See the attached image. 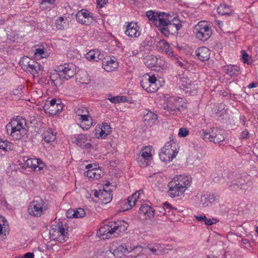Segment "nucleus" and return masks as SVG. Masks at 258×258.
Segmentation results:
<instances>
[{
    "label": "nucleus",
    "mask_w": 258,
    "mask_h": 258,
    "mask_svg": "<svg viewBox=\"0 0 258 258\" xmlns=\"http://www.w3.org/2000/svg\"><path fill=\"white\" fill-rule=\"evenodd\" d=\"M173 208L168 203L165 202L163 204V206L156 207V209L154 210L155 211V215L157 220H160L159 218L163 217L161 220L165 221L167 219L166 215L169 214L170 212H172Z\"/></svg>",
    "instance_id": "nucleus-8"
},
{
    "label": "nucleus",
    "mask_w": 258,
    "mask_h": 258,
    "mask_svg": "<svg viewBox=\"0 0 258 258\" xmlns=\"http://www.w3.org/2000/svg\"><path fill=\"white\" fill-rule=\"evenodd\" d=\"M76 18L78 22L86 25L91 24L93 20L92 14L86 10L79 11Z\"/></svg>",
    "instance_id": "nucleus-9"
},
{
    "label": "nucleus",
    "mask_w": 258,
    "mask_h": 258,
    "mask_svg": "<svg viewBox=\"0 0 258 258\" xmlns=\"http://www.w3.org/2000/svg\"><path fill=\"white\" fill-rule=\"evenodd\" d=\"M169 47V44L164 40H160L156 44V49L159 51L164 52Z\"/></svg>",
    "instance_id": "nucleus-41"
},
{
    "label": "nucleus",
    "mask_w": 258,
    "mask_h": 258,
    "mask_svg": "<svg viewBox=\"0 0 258 258\" xmlns=\"http://www.w3.org/2000/svg\"><path fill=\"white\" fill-rule=\"evenodd\" d=\"M103 130H104L106 133H107L108 134H110L111 131V127L110 125L108 124L107 123H102V126L101 127Z\"/></svg>",
    "instance_id": "nucleus-63"
},
{
    "label": "nucleus",
    "mask_w": 258,
    "mask_h": 258,
    "mask_svg": "<svg viewBox=\"0 0 258 258\" xmlns=\"http://www.w3.org/2000/svg\"><path fill=\"white\" fill-rule=\"evenodd\" d=\"M86 215L85 210L82 208H79L78 209L75 210L73 209L69 210L68 211V217L69 218H82Z\"/></svg>",
    "instance_id": "nucleus-30"
},
{
    "label": "nucleus",
    "mask_w": 258,
    "mask_h": 258,
    "mask_svg": "<svg viewBox=\"0 0 258 258\" xmlns=\"http://www.w3.org/2000/svg\"><path fill=\"white\" fill-rule=\"evenodd\" d=\"M195 218L200 223H202L205 222L207 217L205 215H195Z\"/></svg>",
    "instance_id": "nucleus-61"
},
{
    "label": "nucleus",
    "mask_w": 258,
    "mask_h": 258,
    "mask_svg": "<svg viewBox=\"0 0 258 258\" xmlns=\"http://www.w3.org/2000/svg\"><path fill=\"white\" fill-rule=\"evenodd\" d=\"M138 162L140 166L146 167L148 166L150 164V163L151 162V160L149 159L147 160V159L144 158L142 159V160L141 161H138Z\"/></svg>",
    "instance_id": "nucleus-59"
},
{
    "label": "nucleus",
    "mask_w": 258,
    "mask_h": 258,
    "mask_svg": "<svg viewBox=\"0 0 258 258\" xmlns=\"http://www.w3.org/2000/svg\"><path fill=\"white\" fill-rule=\"evenodd\" d=\"M157 118V115L151 111H148L143 117L145 124L149 126L154 125Z\"/></svg>",
    "instance_id": "nucleus-24"
},
{
    "label": "nucleus",
    "mask_w": 258,
    "mask_h": 258,
    "mask_svg": "<svg viewBox=\"0 0 258 258\" xmlns=\"http://www.w3.org/2000/svg\"><path fill=\"white\" fill-rule=\"evenodd\" d=\"M219 132V128L213 127L210 130H202L200 132V134L204 140H209L210 142H213V139H215Z\"/></svg>",
    "instance_id": "nucleus-16"
},
{
    "label": "nucleus",
    "mask_w": 258,
    "mask_h": 258,
    "mask_svg": "<svg viewBox=\"0 0 258 258\" xmlns=\"http://www.w3.org/2000/svg\"><path fill=\"white\" fill-rule=\"evenodd\" d=\"M157 16V18L156 20H155L154 25L158 28L160 32H163L164 31L168 32L169 22L160 13Z\"/></svg>",
    "instance_id": "nucleus-14"
},
{
    "label": "nucleus",
    "mask_w": 258,
    "mask_h": 258,
    "mask_svg": "<svg viewBox=\"0 0 258 258\" xmlns=\"http://www.w3.org/2000/svg\"><path fill=\"white\" fill-rule=\"evenodd\" d=\"M200 204H201L204 207H207L209 206V203L208 202V196L204 195L201 197Z\"/></svg>",
    "instance_id": "nucleus-56"
},
{
    "label": "nucleus",
    "mask_w": 258,
    "mask_h": 258,
    "mask_svg": "<svg viewBox=\"0 0 258 258\" xmlns=\"http://www.w3.org/2000/svg\"><path fill=\"white\" fill-rule=\"evenodd\" d=\"M34 55L35 57L44 58L46 57L47 53L44 51V49L37 48L35 50Z\"/></svg>",
    "instance_id": "nucleus-50"
},
{
    "label": "nucleus",
    "mask_w": 258,
    "mask_h": 258,
    "mask_svg": "<svg viewBox=\"0 0 258 258\" xmlns=\"http://www.w3.org/2000/svg\"><path fill=\"white\" fill-rule=\"evenodd\" d=\"M172 61H174L176 64L181 68H184L185 67L186 63H185V61L183 60L182 59L181 57H179L178 55L176 56H173Z\"/></svg>",
    "instance_id": "nucleus-48"
},
{
    "label": "nucleus",
    "mask_w": 258,
    "mask_h": 258,
    "mask_svg": "<svg viewBox=\"0 0 258 258\" xmlns=\"http://www.w3.org/2000/svg\"><path fill=\"white\" fill-rule=\"evenodd\" d=\"M24 161H25V165L27 167L31 168L34 170L38 168V170H40L44 166V164L39 159L27 158L26 161L24 159Z\"/></svg>",
    "instance_id": "nucleus-21"
},
{
    "label": "nucleus",
    "mask_w": 258,
    "mask_h": 258,
    "mask_svg": "<svg viewBox=\"0 0 258 258\" xmlns=\"http://www.w3.org/2000/svg\"><path fill=\"white\" fill-rule=\"evenodd\" d=\"M160 12H154L153 11H149L146 12V16L149 19V21H152L153 24H154L155 20L157 18V15Z\"/></svg>",
    "instance_id": "nucleus-45"
},
{
    "label": "nucleus",
    "mask_w": 258,
    "mask_h": 258,
    "mask_svg": "<svg viewBox=\"0 0 258 258\" xmlns=\"http://www.w3.org/2000/svg\"><path fill=\"white\" fill-rule=\"evenodd\" d=\"M196 54L200 60L206 61L210 58V51L207 47L203 46L198 48Z\"/></svg>",
    "instance_id": "nucleus-23"
},
{
    "label": "nucleus",
    "mask_w": 258,
    "mask_h": 258,
    "mask_svg": "<svg viewBox=\"0 0 258 258\" xmlns=\"http://www.w3.org/2000/svg\"><path fill=\"white\" fill-rule=\"evenodd\" d=\"M185 103L183 98L180 97H170L166 102L164 108L169 113L174 114L177 111L180 110V107H184Z\"/></svg>",
    "instance_id": "nucleus-5"
},
{
    "label": "nucleus",
    "mask_w": 258,
    "mask_h": 258,
    "mask_svg": "<svg viewBox=\"0 0 258 258\" xmlns=\"http://www.w3.org/2000/svg\"><path fill=\"white\" fill-rule=\"evenodd\" d=\"M208 197L209 204L217 202L218 201L217 196H215L214 195H209L208 196Z\"/></svg>",
    "instance_id": "nucleus-60"
},
{
    "label": "nucleus",
    "mask_w": 258,
    "mask_h": 258,
    "mask_svg": "<svg viewBox=\"0 0 258 258\" xmlns=\"http://www.w3.org/2000/svg\"><path fill=\"white\" fill-rule=\"evenodd\" d=\"M59 77H60L59 76L58 73L52 74L50 77L51 82L56 86H57V84L59 82V80L58 79Z\"/></svg>",
    "instance_id": "nucleus-53"
},
{
    "label": "nucleus",
    "mask_w": 258,
    "mask_h": 258,
    "mask_svg": "<svg viewBox=\"0 0 258 258\" xmlns=\"http://www.w3.org/2000/svg\"><path fill=\"white\" fill-rule=\"evenodd\" d=\"M169 141L162 148L159 153V158L162 161L169 162L172 161L178 152V144L172 136L169 137Z\"/></svg>",
    "instance_id": "nucleus-2"
},
{
    "label": "nucleus",
    "mask_w": 258,
    "mask_h": 258,
    "mask_svg": "<svg viewBox=\"0 0 258 258\" xmlns=\"http://www.w3.org/2000/svg\"><path fill=\"white\" fill-rule=\"evenodd\" d=\"M34 60L27 56H23L21 58L19 64L21 67L22 69L25 71H28L29 68L30 67L31 63V61H33Z\"/></svg>",
    "instance_id": "nucleus-31"
},
{
    "label": "nucleus",
    "mask_w": 258,
    "mask_h": 258,
    "mask_svg": "<svg viewBox=\"0 0 258 258\" xmlns=\"http://www.w3.org/2000/svg\"><path fill=\"white\" fill-rule=\"evenodd\" d=\"M90 142V137L87 134L79 135L75 140V143L83 149H90L92 148V145Z\"/></svg>",
    "instance_id": "nucleus-10"
},
{
    "label": "nucleus",
    "mask_w": 258,
    "mask_h": 258,
    "mask_svg": "<svg viewBox=\"0 0 258 258\" xmlns=\"http://www.w3.org/2000/svg\"><path fill=\"white\" fill-rule=\"evenodd\" d=\"M84 174L89 178L97 180L100 179L103 176V172L99 169L94 168L85 172Z\"/></svg>",
    "instance_id": "nucleus-25"
},
{
    "label": "nucleus",
    "mask_w": 258,
    "mask_h": 258,
    "mask_svg": "<svg viewBox=\"0 0 258 258\" xmlns=\"http://www.w3.org/2000/svg\"><path fill=\"white\" fill-rule=\"evenodd\" d=\"M47 209L44 201L39 197H35L28 207L30 215L34 217H40Z\"/></svg>",
    "instance_id": "nucleus-3"
},
{
    "label": "nucleus",
    "mask_w": 258,
    "mask_h": 258,
    "mask_svg": "<svg viewBox=\"0 0 258 258\" xmlns=\"http://www.w3.org/2000/svg\"><path fill=\"white\" fill-rule=\"evenodd\" d=\"M144 78H146L147 81L149 82V84L151 87L152 84L157 85V80L155 75L150 76L148 74H146L143 77Z\"/></svg>",
    "instance_id": "nucleus-47"
},
{
    "label": "nucleus",
    "mask_w": 258,
    "mask_h": 258,
    "mask_svg": "<svg viewBox=\"0 0 258 258\" xmlns=\"http://www.w3.org/2000/svg\"><path fill=\"white\" fill-rule=\"evenodd\" d=\"M78 120L80 121V127L84 130H89L93 125V119L89 113L86 115H82Z\"/></svg>",
    "instance_id": "nucleus-22"
},
{
    "label": "nucleus",
    "mask_w": 258,
    "mask_h": 258,
    "mask_svg": "<svg viewBox=\"0 0 258 258\" xmlns=\"http://www.w3.org/2000/svg\"><path fill=\"white\" fill-rule=\"evenodd\" d=\"M169 190L168 195L172 198L179 197L182 195L185 191V188L177 185V183L171 181L168 183Z\"/></svg>",
    "instance_id": "nucleus-13"
},
{
    "label": "nucleus",
    "mask_w": 258,
    "mask_h": 258,
    "mask_svg": "<svg viewBox=\"0 0 258 258\" xmlns=\"http://www.w3.org/2000/svg\"><path fill=\"white\" fill-rule=\"evenodd\" d=\"M68 231V229H65L61 225L52 228L49 233L50 237L52 240H56L60 243H63L69 238Z\"/></svg>",
    "instance_id": "nucleus-6"
},
{
    "label": "nucleus",
    "mask_w": 258,
    "mask_h": 258,
    "mask_svg": "<svg viewBox=\"0 0 258 258\" xmlns=\"http://www.w3.org/2000/svg\"><path fill=\"white\" fill-rule=\"evenodd\" d=\"M101 200L103 203L107 204L110 202L112 200V195L110 192H108L106 190L103 189L101 190Z\"/></svg>",
    "instance_id": "nucleus-42"
},
{
    "label": "nucleus",
    "mask_w": 258,
    "mask_h": 258,
    "mask_svg": "<svg viewBox=\"0 0 258 258\" xmlns=\"http://www.w3.org/2000/svg\"><path fill=\"white\" fill-rule=\"evenodd\" d=\"M241 53L243 62L248 64H250L251 63V62L249 61L250 59V57L249 56L248 54L246 53L244 50H242Z\"/></svg>",
    "instance_id": "nucleus-54"
},
{
    "label": "nucleus",
    "mask_w": 258,
    "mask_h": 258,
    "mask_svg": "<svg viewBox=\"0 0 258 258\" xmlns=\"http://www.w3.org/2000/svg\"><path fill=\"white\" fill-rule=\"evenodd\" d=\"M225 140V137L223 136V132L222 130L219 129V132L217 135L215 139H213V142L215 144L219 143Z\"/></svg>",
    "instance_id": "nucleus-49"
},
{
    "label": "nucleus",
    "mask_w": 258,
    "mask_h": 258,
    "mask_svg": "<svg viewBox=\"0 0 258 258\" xmlns=\"http://www.w3.org/2000/svg\"><path fill=\"white\" fill-rule=\"evenodd\" d=\"M49 107L48 109L50 111H53L54 109H55V107H57V110H62V105L61 103V101L59 100L55 99H52L49 102Z\"/></svg>",
    "instance_id": "nucleus-38"
},
{
    "label": "nucleus",
    "mask_w": 258,
    "mask_h": 258,
    "mask_svg": "<svg viewBox=\"0 0 258 258\" xmlns=\"http://www.w3.org/2000/svg\"><path fill=\"white\" fill-rule=\"evenodd\" d=\"M182 27L181 21L178 19V17H175L171 19L168 23V32L170 30H173V28H175L176 31H178L180 30Z\"/></svg>",
    "instance_id": "nucleus-27"
},
{
    "label": "nucleus",
    "mask_w": 258,
    "mask_h": 258,
    "mask_svg": "<svg viewBox=\"0 0 258 258\" xmlns=\"http://www.w3.org/2000/svg\"><path fill=\"white\" fill-rule=\"evenodd\" d=\"M7 37L8 39L13 42L18 41L19 39L18 33H7Z\"/></svg>",
    "instance_id": "nucleus-52"
},
{
    "label": "nucleus",
    "mask_w": 258,
    "mask_h": 258,
    "mask_svg": "<svg viewBox=\"0 0 258 258\" xmlns=\"http://www.w3.org/2000/svg\"><path fill=\"white\" fill-rule=\"evenodd\" d=\"M125 26V32H127L129 31L133 32H138L140 29L138 23L135 22H127Z\"/></svg>",
    "instance_id": "nucleus-37"
},
{
    "label": "nucleus",
    "mask_w": 258,
    "mask_h": 258,
    "mask_svg": "<svg viewBox=\"0 0 258 258\" xmlns=\"http://www.w3.org/2000/svg\"><path fill=\"white\" fill-rule=\"evenodd\" d=\"M141 85L142 87L148 92H155L159 88L158 85L152 84L151 87L149 84V82L147 81L146 78L143 77L141 81Z\"/></svg>",
    "instance_id": "nucleus-29"
},
{
    "label": "nucleus",
    "mask_w": 258,
    "mask_h": 258,
    "mask_svg": "<svg viewBox=\"0 0 258 258\" xmlns=\"http://www.w3.org/2000/svg\"><path fill=\"white\" fill-rule=\"evenodd\" d=\"M179 87L184 90V89L189 88L191 85L190 80L186 77H181L179 81Z\"/></svg>",
    "instance_id": "nucleus-40"
},
{
    "label": "nucleus",
    "mask_w": 258,
    "mask_h": 258,
    "mask_svg": "<svg viewBox=\"0 0 258 258\" xmlns=\"http://www.w3.org/2000/svg\"><path fill=\"white\" fill-rule=\"evenodd\" d=\"M146 158L150 160H152V155L151 153V147L146 146L144 147L140 154L139 155L137 161H141L142 159Z\"/></svg>",
    "instance_id": "nucleus-28"
},
{
    "label": "nucleus",
    "mask_w": 258,
    "mask_h": 258,
    "mask_svg": "<svg viewBox=\"0 0 258 258\" xmlns=\"http://www.w3.org/2000/svg\"><path fill=\"white\" fill-rule=\"evenodd\" d=\"M218 13L221 15H229L232 13V10L228 6L221 4L217 8Z\"/></svg>",
    "instance_id": "nucleus-39"
},
{
    "label": "nucleus",
    "mask_w": 258,
    "mask_h": 258,
    "mask_svg": "<svg viewBox=\"0 0 258 258\" xmlns=\"http://www.w3.org/2000/svg\"><path fill=\"white\" fill-rule=\"evenodd\" d=\"M56 28L58 30H62L67 26L66 21L64 20V18L60 17L55 22Z\"/></svg>",
    "instance_id": "nucleus-44"
},
{
    "label": "nucleus",
    "mask_w": 258,
    "mask_h": 258,
    "mask_svg": "<svg viewBox=\"0 0 258 258\" xmlns=\"http://www.w3.org/2000/svg\"><path fill=\"white\" fill-rule=\"evenodd\" d=\"M136 201L131 199V197L127 198V200L122 201L120 203L121 206H126L125 208H123L122 210H119V212H123L132 209L135 205Z\"/></svg>",
    "instance_id": "nucleus-35"
},
{
    "label": "nucleus",
    "mask_w": 258,
    "mask_h": 258,
    "mask_svg": "<svg viewBox=\"0 0 258 258\" xmlns=\"http://www.w3.org/2000/svg\"><path fill=\"white\" fill-rule=\"evenodd\" d=\"M143 247L140 245H134L130 241H127L125 243H122L115 250V252H120L118 256L121 257L125 254L133 252L135 253L134 256L137 257L140 255V253L144 250Z\"/></svg>",
    "instance_id": "nucleus-4"
},
{
    "label": "nucleus",
    "mask_w": 258,
    "mask_h": 258,
    "mask_svg": "<svg viewBox=\"0 0 258 258\" xmlns=\"http://www.w3.org/2000/svg\"><path fill=\"white\" fill-rule=\"evenodd\" d=\"M0 149L5 151H12L14 149V145L7 140L0 139Z\"/></svg>",
    "instance_id": "nucleus-36"
},
{
    "label": "nucleus",
    "mask_w": 258,
    "mask_h": 258,
    "mask_svg": "<svg viewBox=\"0 0 258 258\" xmlns=\"http://www.w3.org/2000/svg\"><path fill=\"white\" fill-rule=\"evenodd\" d=\"M139 214L141 216H144L145 219H151L154 218L155 211L151 206L144 204L140 208Z\"/></svg>",
    "instance_id": "nucleus-18"
},
{
    "label": "nucleus",
    "mask_w": 258,
    "mask_h": 258,
    "mask_svg": "<svg viewBox=\"0 0 258 258\" xmlns=\"http://www.w3.org/2000/svg\"><path fill=\"white\" fill-rule=\"evenodd\" d=\"M57 72L60 77L69 80L76 74L75 66L72 63L60 65L57 68Z\"/></svg>",
    "instance_id": "nucleus-7"
},
{
    "label": "nucleus",
    "mask_w": 258,
    "mask_h": 258,
    "mask_svg": "<svg viewBox=\"0 0 258 258\" xmlns=\"http://www.w3.org/2000/svg\"><path fill=\"white\" fill-rule=\"evenodd\" d=\"M143 249L144 250L140 253V255L145 252H147L148 250L157 255H162L167 252V249L159 243H154L147 248H143Z\"/></svg>",
    "instance_id": "nucleus-12"
},
{
    "label": "nucleus",
    "mask_w": 258,
    "mask_h": 258,
    "mask_svg": "<svg viewBox=\"0 0 258 258\" xmlns=\"http://www.w3.org/2000/svg\"><path fill=\"white\" fill-rule=\"evenodd\" d=\"M157 57L153 55H148L144 58V64L149 68H153L156 66Z\"/></svg>",
    "instance_id": "nucleus-32"
},
{
    "label": "nucleus",
    "mask_w": 258,
    "mask_h": 258,
    "mask_svg": "<svg viewBox=\"0 0 258 258\" xmlns=\"http://www.w3.org/2000/svg\"><path fill=\"white\" fill-rule=\"evenodd\" d=\"M103 55L101 54L99 50H91L86 54V57L89 60L98 61L102 59Z\"/></svg>",
    "instance_id": "nucleus-26"
},
{
    "label": "nucleus",
    "mask_w": 258,
    "mask_h": 258,
    "mask_svg": "<svg viewBox=\"0 0 258 258\" xmlns=\"http://www.w3.org/2000/svg\"><path fill=\"white\" fill-rule=\"evenodd\" d=\"M172 181L177 183V185L182 186L186 190L191 185V177L188 175H179L175 176Z\"/></svg>",
    "instance_id": "nucleus-11"
},
{
    "label": "nucleus",
    "mask_w": 258,
    "mask_h": 258,
    "mask_svg": "<svg viewBox=\"0 0 258 258\" xmlns=\"http://www.w3.org/2000/svg\"><path fill=\"white\" fill-rule=\"evenodd\" d=\"M211 37L210 33H196V38L201 41H206Z\"/></svg>",
    "instance_id": "nucleus-51"
},
{
    "label": "nucleus",
    "mask_w": 258,
    "mask_h": 258,
    "mask_svg": "<svg viewBox=\"0 0 258 258\" xmlns=\"http://www.w3.org/2000/svg\"><path fill=\"white\" fill-rule=\"evenodd\" d=\"M26 121L22 116H17L6 125L7 133L15 140H20L27 132Z\"/></svg>",
    "instance_id": "nucleus-1"
},
{
    "label": "nucleus",
    "mask_w": 258,
    "mask_h": 258,
    "mask_svg": "<svg viewBox=\"0 0 258 258\" xmlns=\"http://www.w3.org/2000/svg\"><path fill=\"white\" fill-rule=\"evenodd\" d=\"M240 68L237 66H228L225 68L226 73L231 77L237 76L239 74Z\"/></svg>",
    "instance_id": "nucleus-34"
},
{
    "label": "nucleus",
    "mask_w": 258,
    "mask_h": 258,
    "mask_svg": "<svg viewBox=\"0 0 258 258\" xmlns=\"http://www.w3.org/2000/svg\"><path fill=\"white\" fill-rule=\"evenodd\" d=\"M113 226H111V222H110L108 224L101 227L98 233L102 237L103 239L108 238L113 234Z\"/></svg>",
    "instance_id": "nucleus-20"
},
{
    "label": "nucleus",
    "mask_w": 258,
    "mask_h": 258,
    "mask_svg": "<svg viewBox=\"0 0 258 258\" xmlns=\"http://www.w3.org/2000/svg\"><path fill=\"white\" fill-rule=\"evenodd\" d=\"M76 118L78 120V119L81 118L82 115H86L88 114L89 112L86 108L84 107H81L76 110Z\"/></svg>",
    "instance_id": "nucleus-46"
},
{
    "label": "nucleus",
    "mask_w": 258,
    "mask_h": 258,
    "mask_svg": "<svg viewBox=\"0 0 258 258\" xmlns=\"http://www.w3.org/2000/svg\"><path fill=\"white\" fill-rule=\"evenodd\" d=\"M34 254L33 252H27L19 258H34Z\"/></svg>",
    "instance_id": "nucleus-64"
},
{
    "label": "nucleus",
    "mask_w": 258,
    "mask_h": 258,
    "mask_svg": "<svg viewBox=\"0 0 258 258\" xmlns=\"http://www.w3.org/2000/svg\"><path fill=\"white\" fill-rule=\"evenodd\" d=\"M189 134L188 131L185 128H181L179 130L178 136L180 137H185Z\"/></svg>",
    "instance_id": "nucleus-58"
},
{
    "label": "nucleus",
    "mask_w": 258,
    "mask_h": 258,
    "mask_svg": "<svg viewBox=\"0 0 258 258\" xmlns=\"http://www.w3.org/2000/svg\"><path fill=\"white\" fill-rule=\"evenodd\" d=\"M31 62L32 63L30 66V67L28 72H29L34 77H41L43 74V67L34 60Z\"/></svg>",
    "instance_id": "nucleus-15"
},
{
    "label": "nucleus",
    "mask_w": 258,
    "mask_h": 258,
    "mask_svg": "<svg viewBox=\"0 0 258 258\" xmlns=\"http://www.w3.org/2000/svg\"><path fill=\"white\" fill-rule=\"evenodd\" d=\"M155 67H158L159 68L164 69L165 67V61L161 58L157 57V61L156 62V66Z\"/></svg>",
    "instance_id": "nucleus-55"
},
{
    "label": "nucleus",
    "mask_w": 258,
    "mask_h": 258,
    "mask_svg": "<svg viewBox=\"0 0 258 258\" xmlns=\"http://www.w3.org/2000/svg\"><path fill=\"white\" fill-rule=\"evenodd\" d=\"M43 138L47 143H50L55 140L56 137L51 132L46 131L43 134Z\"/></svg>",
    "instance_id": "nucleus-43"
},
{
    "label": "nucleus",
    "mask_w": 258,
    "mask_h": 258,
    "mask_svg": "<svg viewBox=\"0 0 258 258\" xmlns=\"http://www.w3.org/2000/svg\"><path fill=\"white\" fill-rule=\"evenodd\" d=\"M143 192V190H139L132 195L131 197V199L137 201V200L139 198L140 195Z\"/></svg>",
    "instance_id": "nucleus-62"
},
{
    "label": "nucleus",
    "mask_w": 258,
    "mask_h": 258,
    "mask_svg": "<svg viewBox=\"0 0 258 258\" xmlns=\"http://www.w3.org/2000/svg\"><path fill=\"white\" fill-rule=\"evenodd\" d=\"M218 222H219V220H217L216 218H212L208 219L207 217L206 220L205 222V224L206 225L211 226V225H212L213 224H216Z\"/></svg>",
    "instance_id": "nucleus-57"
},
{
    "label": "nucleus",
    "mask_w": 258,
    "mask_h": 258,
    "mask_svg": "<svg viewBox=\"0 0 258 258\" xmlns=\"http://www.w3.org/2000/svg\"><path fill=\"white\" fill-rule=\"evenodd\" d=\"M111 226H113V234H120L127 229L128 224L124 221H112Z\"/></svg>",
    "instance_id": "nucleus-19"
},
{
    "label": "nucleus",
    "mask_w": 258,
    "mask_h": 258,
    "mask_svg": "<svg viewBox=\"0 0 258 258\" xmlns=\"http://www.w3.org/2000/svg\"><path fill=\"white\" fill-rule=\"evenodd\" d=\"M210 27L206 21H200L194 28L195 32H206Z\"/></svg>",
    "instance_id": "nucleus-33"
},
{
    "label": "nucleus",
    "mask_w": 258,
    "mask_h": 258,
    "mask_svg": "<svg viewBox=\"0 0 258 258\" xmlns=\"http://www.w3.org/2000/svg\"><path fill=\"white\" fill-rule=\"evenodd\" d=\"M102 67L106 72H112L117 68L118 63L115 58H105L102 61Z\"/></svg>",
    "instance_id": "nucleus-17"
}]
</instances>
